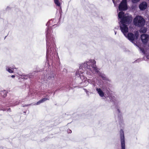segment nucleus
Listing matches in <instances>:
<instances>
[{
    "instance_id": "f257e3e1",
    "label": "nucleus",
    "mask_w": 149,
    "mask_h": 149,
    "mask_svg": "<svg viewBox=\"0 0 149 149\" xmlns=\"http://www.w3.org/2000/svg\"><path fill=\"white\" fill-rule=\"evenodd\" d=\"M118 17L120 19V29L125 37L131 41L137 39L139 36V32L137 31L135 32L134 34L131 33H127L128 29L127 24L131 22L132 16L128 14H124V12L121 11L119 13Z\"/></svg>"
},
{
    "instance_id": "f03ea898",
    "label": "nucleus",
    "mask_w": 149,
    "mask_h": 149,
    "mask_svg": "<svg viewBox=\"0 0 149 149\" xmlns=\"http://www.w3.org/2000/svg\"><path fill=\"white\" fill-rule=\"evenodd\" d=\"M95 61L94 60L91 59L86 62L84 63L79 67V69L76 72V76L78 77H80L82 81V84L86 86L89 83L92 84L93 81L90 79H87L86 77L84 76L83 73L85 70L87 71H91L93 73L98 72V70L96 67Z\"/></svg>"
},
{
    "instance_id": "7ed1b4c3",
    "label": "nucleus",
    "mask_w": 149,
    "mask_h": 149,
    "mask_svg": "<svg viewBox=\"0 0 149 149\" xmlns=\"http://www.w3.org/2000/svg\"><path fill=\"white\" fill-rule=\"evenodd\" d=\"M134 25L137 26H143L145 24L144 19L141 16L138 15L136 16L133 20Z\"/></svg>"
},
{
    "instance_id": "20e7f679",
    "label": "nucleus",
    "mask_w": 149,
    "mask_h": 149,
    "mask_svg": "<svg viewBox=\"0 0 149 149\" xmlns=\"http://www.w3.org/2000/svg\"><path fill=\"white\" fill-rule=\"evenodd\" d=\"M49 30L48 29L47 30V34H46V42L47 48L48 47H52V46H54V41L55 39L53 36L49 33Z\"/></svg>"
},
{
    "instance_id": "39448f33",
    "label": "nucleus",
    "mask_w": 149,
    "mask_h": 149,
    "mask_svg": "<svg viewBox=\"0 0 149 149\" xmlns=\"http://www.w3.org/2000/svg\"><path fill=\"white\" fill-rule=\"evenodd\" d=\"M126 0H123L120 4L118 9L119 10H125L127 9Z\"/></svg>"
},
{
    "instance_id": "423d86ee",
    "label": "nucleus",
    "mask_w": 149,
    "mask_h": 149,
    "mask_svg": "<svg viewBox=\"0 0 149 149\" xmlns=\"http://www.w3.org/2000/svg\"><path fill=\"white\" fill-rule=\"evenodd\" d=\"M120 141L121 149H125V140L123 131L121 130L120 132Z\"/></svg>"
},
{
    "instance_id": "0eeeda50",
    "label": "nucleus",
    "mask_w": 149,
    "mask_h": 149,
    "mask_svg": "<svg viewBox=\"0 0 149 149\" xmlns=\"http://www.w3.org/2000/svg\"><path fill=\"white\" fill-rule=\"evenodd\" d=\"M149 37V35L147 34H142L141 36V39L142 42L144 43H147Z\"/></svg>"
},
{
    "instance_id": "6e6552de",
    "label": "nucleus",
    "mask_w": 149,
    "mask_h": 149,
    "mask_svg": "<svg viewBox=\"0 0 149 149\" xmlns=\"http://www.w3.org/2000/svg\"><path fill=\"white\" fill-rule=\"evenodd\" d=\"M139 49L142 52L145 54L147 57H148L149 56V46H148L146 48H145L144 49L140 48Z\"/></svg>"
},
{
    "instance_id": "1a4fd4ad",
    "label": "nucleus",
    "mask_w": 149,
    "mask_h": 149,
    "mask_svg": "<svg viewBox=\"0 0 149 149\" xmlns=\"http://www.w3.org/2000/svg\"><path fill=\"white\" fill-rule=\"evenodd\" d=\"M147 4L146 2H143L141 3L139 5V8L141 10H143L147 7Z\"/></svg>"
},
{
    "instance_id": "9d476101",
    "label": "nucleus",
    "mask_w": 149,
    "mask_h": 149,
    "mask_svg": "<svg viewBox=\"0 0 149 149\" xmlns=\"http://www.w3.org/2000/svg\"><path fill=\"white\" fill-rule=\"evenodd\" d=\"M96 90L97 92L99 95L101 97H103L104 96V93L100 88H96Z\"/></svg>"
},
{
    "instance_id": "9b49d317",
    "label": "nucleus",
    "mask_w": 149,
    "mask_h": 149,
    "mask_svg": "<svg viewBox=\"0 0 149 149\" xmlns=\"http://www.w3.org/2000/svg\"><path fill=\"white\" fill-rule=\"evenodd\" d=\"M49 99H47L46 98H44L43 99L40 100L39 101L37 102L36 103H35L34 105H38L40 104V103L43 102L45 101H46L47 100H48Z\"/></svg>"
},
{
    "instance_id": "f8f14e48",
    "label": "nucleus",
    "mask_w": 149,
    "mask_h": 149,
    "mask_svg": "<svg viewBox=\"0 0 149 149\" xmlns=\"http://www.w3.org/2000/svg\"><path fill=\"white\" fill-rule=\"evenodd\" d=\"M147 31V29L146 28L142 27L140 30V31L142 33H145Z\"/></svg>"
},
{
    "instance_id": "ddd939ff",
    "label": "nucleus",
    "mask_w": 149,
    "mask_h": 149,
    "mask_svg": "<svg viewBox=\"0 0 149 149\" xmlns=\"http://www.w3.org/2000/svg\"><path fill=\"white\" fill-rule=\"evenodd\" d=\"M12 68H9L8 67H6V70L10 73L13 72V71L12 70Z\"/></svg>"
},
{
    "instance_id": "4468645a",
    "label": "nucleus",
    "mask_w": 149,
    "mask_h": 149,
    "mask_svg": "<svg viewBox=\"0 0 149 149\" xmlns=\"http://www.w3.org/2000/svg\"><path fill=\"white\" fill-rule=\"evenodd\" d=\"M22 78H24V79H27L29 77L30 78H31V77L30 76V74H29V75H23L22 76Z\"/></svg>"
},
{
    "instance_id": "2eb2a0df",
    "label": "nucleus",
    "mask_w": 149,
    "mask_h": 149,
    "mask_svg": "<svg viewBox=\"0 0 149 149\" xmlns=\"http://www.w3.org/2000/svg\"><path fill=\"white\" fill-rule=\"evenodd\" d=\"M54 2L55 4L58 6H60L61 3L59 2L58 0H54Z\"/></svg>"
},
{
    "instance_id": "dca6fc26",
    "label": "nucleus",
    "mask_w": 149,
    "mask_h": 149,
    "mask_svg": "<svg viewBox=\"0 0 149 149\" xmlns=\"http://www.w3.org/2000/svg\"><path fill=\"white\" fill-rule=\"evenodd\" d=\"M140 0H131L132 2L133 3H136L139 1Z\"/></svg>"
},
{
    "instance_id": "f3484780",
    "label": "nucleus",
    "mask_w": 149,
    "mask_h": 149,
    "mask_svg": "<svg viewBox=\"0 0 149 149\" xmlns=\"http://www.w3.org/2000/svg\"><path fill=\"white\" fill-rule=\"evenodd\" d=\"M112 1L115 6H117V0H112Z\"/></svg>"
},
{
    "instance_id": "a211bd4d",
    "label": "nucleus",
    "mask_w": 149,
    "mask_h": 149,
    "mask_svg": "<svg viewBox=\"0 0 149 149\" xmlns=\"http://www.w3.org/2000/svg\"><path fill=\"white\" fill-rule=\"evenodd\" d=\"M54 77V74H51V76H50V78H53Z\"/></svg>"
},
{
    "instance_id": "6ab92c4d",
    "label": "nucleus",
    "mask_w": 149,
    "mask_h": 149,
    "mask_svg": "<svg viewBox=\"0 0 149 149\" xmlns=\"http://www.w3.org/2000/svg\"><path fill=\"white\" fill-rule=\"evenodd\" d=\"M36 72H33L32 73L30 74H30V76L32 77V75H31V74H35V73H36Z\"/></svg>"
},
{
    "instance_id": "aec40b11",
    "label": "nucleus",
    "mask_w": 149,
    "mask_h": 149,
    "mask_svg": "<svg viewBox=\"0 0 149 149\" xmlns=\"http://www.w3.org/2000/svg\"><path fill=\"white\" fill-rule=\"evenodd\" d=\"M101 76L103 78H104L105 77V76L104 74H102L101 75Z\"/></svg>"
},
{
    "instance_id": "412c9836",
    "label": "nucleus",
    "mask_w": 149,
    "mask_h": 149,
    "mask_svg": "<svg viewBox=\"0 0 149 149\" xmlns=\"http://www.w3.org/2000/svg\"><path fill=\"white\" fill-rule=\"evenodd\" d=\"M71 130H68V133H71Z\"/></svg>"
},
{
    "instance_id": "4be33fe9",
    "label": "nucleus",
    "mask_w": 149,
    "mask_h": 149,
    "mask_svg": "<svg viewBox=\"0 0 149 149\" xmlns=\"http://www.w3.org/2000/svg\"><path fill=\"white\" fill-rule=\"evenodd\" d=\"M11 77H12V78H14V77H15V75H12V76H11Z\"/></svg>"
},
{
    "instance_id": "5701e85b",
    "label": "nucleus",
    "mask_w": 149,
    "mask_h": 149,
    "mask_svg": "<svg viewBox=\"0 0 149 149\" xmlns=\"http://www.w3.org/2000/svg\"><path fill=\"white\" fill-rule=\"evenodd\" d=\"M48 54V51L47 50V55Z\"/></svg>"
},
{
    "instance_id": "b1692460",
    "label": "nucleus",
    "mask_w": 149,
    "mask_h": 149,
    "mask_svg": "<svg viewBox=\"0 0 149 149\" xmlns=\"http://www.w3.org/2000/svg\"><path fill=\"white\" fill-rule=\"evenodd\" d=\"M117 111H118V112H120V111H119V109H118L117 110Z\"/></svg>"
},
{
    "instance_id": "393cba45",
    "label": "nucleus",
    "mask_w": 149,
    "mask_h": 149,
    "mask_svg": "<svg viewBox=\"0 0 149 149\" xmlns=\"http://www.w3.org/2000/svg\"><path fill=\"white\" fill-rule=\"evenodd\" d=\"M115 34H116V32L115 31Z\"/></svg>"
},
{
    "instance_id": "a878e982",
    "label": "nucleus",
    "mask_w": 149,
    "mask_h": 149,
    "mask_svg": "<svg viewBox=\"0 0 149 149\" xmlns=\"http://www.w3.org/2000/svg\"><path fill=\"white\" fill-rule=\"evenodd\" d=\"M148 58H149V56L148 57H147Z\"/></svg>"
}]
</instances>
